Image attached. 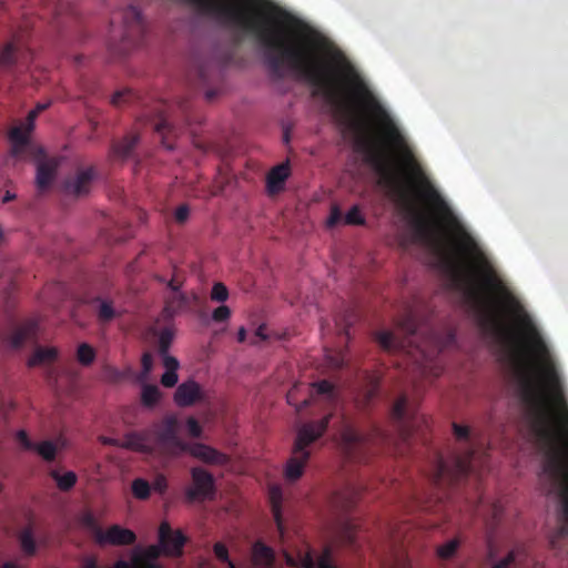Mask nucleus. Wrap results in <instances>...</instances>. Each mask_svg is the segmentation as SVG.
Returning a JSON list of instances; mask_svg holds the SVG:
<instances>
[{"mask_svg":"<svg viewBox=\"0 0 568 568\" xmlns=\"http://www.w3.org/2000/svg\"><path fill=\"white\" fill-rule=\"evenodd\" d=\"M216 39L219 41L207 52H201L194 58L196 78L203 87L219 83L225 67H241L246 60L243 49L247 38ZM251 39L273 75L282 78L287 71H294L320 90L337 108L342 118L347 120L348 110L339 90L341 80H344L357 102L379 122L387 142L402 152L405 166L420 195L435 207L447 210L444 199L414 158L392 116L346 54L329 38Z\"/></svg>","mask_w":568,"mask_h":568,"instance_id":"obj_1","label":"nucleus"},{"mask_svg":"<svg viewBox=\"0 0 568 568\" xmlns=\"http://www.w3.org/2000/svg\"><path fill=\"white\" fill-rule=\"evenodd\" d=\"M405 334L399 339L393 332L383 331L376 336L378 344L386 351H416L425 362L430 361L440 352L453 347L456 343L455 331L450 327L436 328L420 323L414 310L409 308L399 322Z\"/></svg>","mask_w":568,"mask_h":568,"instance_id":"obj_2","label":"nucleus"},{"mask_svg":"<svg viewBox=\"0 0 568 568\" xmlns=\"http://www.w3.org/2000/svg\"><path fill=\"white\" fill-rule=\"evenodd\" d=\"M180 423L175 415H166L148 428L128 433L122 448L162 458H176L187 449L180 435Z\"/></svg>","mask_w":568,"mask_h":568,"instance_id":"obj_3","label":"nucleus"},{"mask_svg":"<svg viewBox=\"0 0 568 568\" xmlns=\"http://www.w3.org/2000/svg\"><path fill=\"white\" fill-rule=\"evenodd\" d=\"M333 414L325 415L322 419L304 424L297 432L292 456L286 463L284 475L288 481L300 479L304 473L311 453L308 446L317 440L326 432Z\"/></svg>","mask_w":568,"mask_h":568,"instance_id":"obj_4","label":"nucleus"},{"mask_svg":"<svg viewBox=\"0 0 568 568\" xmlns=\"http://www.w3.org/2000/svg\"><path fill=\"white\" fill-rule=\"evenodd\" d=\"M334 427L339 436V448L344 457L352 463H366L372 450L369 438L361 434L345 415L338 417Z\"/></svg>","mask_w":568,"mask_h":568,"instance_id":"obj_5","label":"nucleus"},{"mask_svg":"<svg viewBox=\"0 0 568 568\" xmlns=\"http://www.w3.org/2000/svg\"><path fill=\"white\" fill-rule=\"evenodd\" d=\"M469 507L474 515L481 517L484 520L487 557L491 560L496 555V531L501 521L503 506L499 501L486 503L484 497L480 496Z\"/></svg>","mask_w":568,"mask_h":568,"instance_id":"obj_6","label":"nucleus"},{"mask_svg":"<svg viewBox=\"0 0 568 568\" xmlns=\"http://www.w3.org/2000/svg\"><path fill=\"white\" fill-rule=\"evenodd\" d=\"M475 450L468 449L464 455L455 456L454 464L450 466L440 455L436 457V466L434 471V483L437 486L444 485L446 481L455 483L462 477L475 471Z\"/></svg>","mask_w":568,"mask_h":568,"instance_id":"obj_7","label":"nucleus"},{"mask_svg":"<svg viewBox=\"0 0 568 568\" xmlns=\"http://www.w3.org/2000/svg\"><path fill=\"white\" fill-rule=\"evenodd\" d=\"M140 120L153 125V130L161 136L164 148L174 149L172 140L180 134L182 128L173 123L166 103L158 102L154 109L145 111Z\"/></svg>","mask_w":568,"mask_h":568,"instance_id":"obj_8","label":"nucleus"},{"mask_svg":"<svg viewBox=\"0 0 568 568\" xmlns=\"http://www.w3.org/2000/svg\"><path fill=\"white\" fill-rule=\"evenodd\" d=\"M356 146L365 153L366 161L375 169L385 183H397V175L388 155L368 138L357 140Z\"/></svg>","mask_w":568,"mask_h":568,"instance_id":"obj_9","label":"nucleus"},{"mask_svg":"<svg viewBox=\"0 0 568 568\" xmlns=\"http://www.w3.org/2000/svg\"><path fill=\"white\" fill-rule=\"evenodd\" d=\"M192 485L185 489L187 501H203L215 496V479L211 473L202 467L191 469Z\"/></svg>","mask_w":568,"mask_h":568,"instance_id":"obj_10","label":"nucleus"},{"mask_svg":"<svg viewBox=\"0 0 568 568\" xmlns=\"http://www.w3.org/2000/svg\"><path fill=\"white\" fill-rule=\"evenodd\" d=\"M185 542L186 537L181 530H173L168 521L161 523L159 527V545H155L160 549V555L180 557L183 554Z\"/></svg>","mask_w":568,"mask_h":568,"instance_id":"obj_11","label":"nucleus"},{"mask_svg":"<svg viewBox=\"0 0 568 568\" xmlns=\"http://www.w3.org/2000/svg\"><path fill=\"white\" fill-rule=\"evenodd\" d=\"M333 550L331 546H325L321 557L315 560L311 549L298 550L296 556L285 554L287 565L303 568H336L332 562Z\"/></svg>","mask_w":568,"mask_h":568,"instance_id":"obj_12","label":"nucleus"},{"mask_svg":"<svg viewBox=\"0 0 568 568\" xmlns=\"http://www.w3.org/2000/svg\"><path fill=\"white\" fill-rule=\"evenodd\" d=\"M136 541V535L133 530L124 528L121 525H111L108 529L99 534L97 544L99 546H131Z\"/></svg>","mask_w":568,"mask_h":568,"instance_id":"obj_13","label":"nucleus"},{"mask_svg":"<svg viewBox=\"0 0 568 568\" xmlns=\"http://www.w3.org/2000/svg\"><path fill=\"white\" fill-rule=\"evenodd\" d=\"M185 453H189L194 458L212 466H224L230 462V457L226 454L202 443L187 445Z\"/></svg>","mask_w":568,"mask_h":568,"instance_id":"obj_14","label":"nucleus"},{"mask_svg":"<svg viewBox=\"0 0 568 568\" xmlns=\"http://www.w3.org/2000/svg\"><path fill=\"white\" fill-rule=\"evenodd\" d=\"M95 178L93 168L80 170L73 178L64 182V191L74 196H82L89 193L91 183Z\"/></svg>","mask_w":568,"mask_h":568,"instance_id":"obj_15","label":"nucleus"},{"mask_svg":"<svg viewBox=\"0 0 568 568\" xmlns=\"http://www.w3.org/2000/svg\"><path fill=\"white\" fill-rule=\"evenodd\" d=\"M30 54L29 50L11 41L0 50V68L10 69L16 64H24Z\"/></svg>","mask_w":568,"mask_h":568,"instance_id":"obj_16","label":"nucleus"},{"mask_svg":"<svg viewBox=\"0 0 568 568\" xmlns=\"http://www.w3.org/2000/svg\"><path fill=\"white\" fill-rule=\"evenodd\" d=\"M92 307L100 325H108L122 314L121 311L114 306L113 301L105 297H95L92 301Z\"/></svg>","mask_w":568,"mask_h":568,"instance_id":"obj_17","label":"nucleus"},{"mask_svg":"<svg viewBox=\"0 0 568 568\" xmlns=\"http://www.w3.org/2000/svg\"><path fill=\"white\" fill-rule=\"evenodd\" d=\"M201 399V387L194 381L180 384L174 394V402L180 407H187Z\"/></svg>","mask_w":568,"mask_h":568,"instance_id":"obj_18","label":"nucleus"},{"mask_svg":"<svg viewBox=\"0 0 568 568\" xmlns=\"http://www.w3.org/2000/svg\"><path fill=\"white\" fill-rule=\"evenodd\" d=\"M140 141L139 133L131 132L122 140L114 141L111 145L110 156L113 160H125L130 158Z\"/></svg>","mask_w":568,"mask_h":568,"instance_id":"obj_19","label":"nucleus"},{"mask_svg":"<svg viewBox=\"0 0 568 568\" xmlns=\"http://www.w3.org/2000/svg\"><path fill=\"white\" fill-rule=\"evenodd\" d=\"M38 325L34 321H28L22 325L17 326L8 336V344L12 348L22 347L28 341L36 337Z\"/></svg>","mask_w":568,"mask_h":568,"instance_id":"obj_20","label":"nucleus"},{"mask_svg":"<svg viewBox=\"0 0 568 568\" xmlns=\"http://www.w3.org/2000/svg\"><path fill=\"white\" fill-rule=\"evenodd\" d=\"M33 129V123L28 122L24 125L13 126L9 132V139L11 141V153L14 156H19L24 151L28 144L29 133Z\"/></svg>","mask_w":568,"mask_h":568,"instance_id":"obj_21","label":"nucleus"},{"mask_svg":"<svg viewBox=\"0 0 568 568\" xmlns=\"http://www.w3.org/2000/svg\"><path fill=\"white\" fill-rule=\"evenodd\" d=\"M367 489L368 487L364 484H349L343 491L338 493L336 503L343 510H349L357 503L361 495Z\"/></svg>","mask_w":568,"mask_h":568,"instance_id":"obj_22","label":"nucleus"},{"mask_svg":"<svg viewBox=\"0 0 568 568\" xmlns=\"http://www.w3.org/2000/svg\"><path fill=\"white\" fill-rule=\"evenodd\" d=\"M290 175L288 164H280L273 168L266 178L267 191L271 194L278 193L283 190L284 183Z\"/></svg>","mask_w":568,"mask_h":568,"instance_id":"obj_23","label":"nucleus"},{"mask_svg":"<svg viewBox=\"0 0 568 568\" xmlns=\"http://www.w3.org/2000/svg\"><path fill=\"white\" fill-rule=\"evenodd\" d=\"M58 163L55 160L41 161L37 168L36 183L39 190H45L53 181Z\"/></svg>","mask_w":568,"mask_h":568,"instance_id":"obj_24","label":"nucleus"},{"mask_svg":"<svg viewBox=\"0 0 568 568\" xmlns=\"http://www.w3.org/2000/svg\"><path fill=\"white\" fill-rule=\"evenodd\" d=\"M274 551L262 541H256L252 547V561L256 568H271L274 564Z\"/></svg>","mask_w":568,"mask_h":568,"instance_id":"obj_25","label":"nucleus"},{"mask_svg":"<svg viewBox=\"0 0 568 568\" xmlns=\"http://www.w3.org/2000/svg\"><path fill=\"white\" fill-rule=\"evenodd\" d=\"M415 237L424 243L433 242L434 233L429 222L422 215H417L413 222Z\"/></svg>","mask_w":568,"mask_h":568,"instance_id":"obj_26","label":"nucleus"},{"mask_svg":"<svg viewBox=\"0 0 568 568\" xmlns=\"http://www.w3.org/2000/svg\"><path fill=\"white\" fill-rule=\"evenodd\" d=\"M50 476L55 481L57 487L61 491L71 490L78 481V476L72 470L65 471L64 474H60L59 470L53 469L50 471Z\"/></svg>","mask_w":568,"mask_h":568,"instance_id":"obj_27","label":"nucleus"},{"mask_svg":"<svg viewBox=\"0 0 568 568\" xmlns=\"http://www.w3.org/2000/svg\"><path fill=\"white\" fill-rule=\"evenodd\" d=\"M57 349L53 347L49 348H42L39 347L33 355L29 358L28 365L30 367L43 365V364H51L57 358Z\"/></svg>","mask_w":568,"mask_h":568,"instance_id":"obj_28","label":"nucleus"},{"mask_svg":"<svg viewBox=\"0 0 568 568\" xmlns=\"http://www.w3.org/2000/svg\"><path fill=\"white\" fill-rule=\"evenodd\" d=\"M270 498H271V503H272V513H273L274 520L276 523L280 534L283 536L284 526H283L282 514H281V500H282L281 489L278 487H272L270 489Z\"/></svg>","mask_w":568,"mask_h":568,"instance_id":"obj_29","label":"nucleus"},{"mask_svg":"<svg viewBox=\"0 0 568 568\" xmlns=\"http://www.w3.org/2000/svg\"><path fill=\"white\" fill-rule=\"evenodd\" d=\"M19 542L22 551L27 556H33L37 552V542L32 526L23 528L19 534Z\"/></svg>","mask_w":568,"mask_h":568,"instance_id":"obj_30","label":"nucleus"},{"mask_svg":"<svg viewBox=\"0 0 568 568\" xmlns=\"http://www.w3.org/2000/svg\"><path fill=\"white\" fill-rule=\"evenodd\" d=\"M407 405L408 399L405 395H402L397 398V400L394 403V406L392 408V416L393 418L403 427L408 428V420H407Z\"/></svg>","mask_w":568,"mask_h":568,"instance_id":"obj_31","label":"nucleus"},{"mask_svg":"<svg viewBox=\"0 0 568 568\" xmlns=\"http://www.w3.org/2000/svg\"><path fill=\"white\" fill-rule=\"evenodd\" d=\"M111 41L108 43V48L113 58H123L129 54V48L131 45L132 38H110Z\"/></svg>","mask_w":568,"mask_h":568,"instance_id":"obj_32","label":"nucleus"},{"mask_svg":"<svg viewBox=\"0 0 568 568\" xmlns=\"http://www.w3.org/2000/svg\"><path fill=\"white\" fill-rule=\"evenodd\" d=\"M161 398V392L156 385L145 384L142 386L141 402L143 406L153 408Z\"/></svg>","mask_w":568,"mask_h":568,"instance_id":"obj_33","label":"nucleus"},{"mask_svg":"<svg viewBox=\"0 0 568 568\" xmlns=\"http://www.w3.org/2000/svg\"><path fill=\"white\" fill-rule=\"evenodd\" d=\"M460 539L455 537L436 548V555L440 560H449L457 554L460 547Z\"/></svg>","mask_w":568,"mask_h":568,"instance_id":"obj_34","label":"nucleus"},{"mask_svg":"<svg viewBox=\"0 0 568 568\" xmlns=\"http://www.w3.org/2000/svg\"><path fill=\"white\" fill-rule=\"evenodd\" d=\"M79 521L84 529L92 534L94 541L97 542V540L99 539V534L103 529L99 525L95 516L91 511L87 510L83 514H81Z\"/></svg>","mask_w":568,"mask_h":568,"instance_id":"obj_35","label":"nucleus"},{"mask_svg":"<svg viewBox=\"0 0 568 568\" xmlns=\"http://www.w3.org/2000/svg\"><path fill=\"white\" fill-rule=\"evenodd\" d=\"M186 304V296L181 293H172L170 297H168L165 302L164 311L170 315L173 316L175 313H178L182 307H184Z\"/></svg>","mask_w":568,"mask_h":568,"instance_id":"obj_36","label":"nucleus"},{"mask_svg":"<svg viewBox=\"0 0 568 568\" xmlns=\"http://www.w3.org/2000/svg\"><path fill=\"white\" fill-rule=\"evenodd\" d=\"M32 450H36L44 460L53 462L58 453V447L52 440H43L36 444Z\"/></svg>","mask_w":568,"mask_h":568,"instance_id":"obj_37","label":"nucleus"},{"mask_svg":"<svg viewBox=\"0 0 568 568\" xmlns=\"http://www.w3.org/2000/svg\"><path fill=\"white\" fill-rule=\"evenodd\" d=\"M174 338V331L172 327H164L159 332L158 335V348L159 354H164L169 352V348Z\"/></svg>","mask_w":568,"mask_h":568,"instance_id":"obj_38","label":"nucleus"},{"mask_svg":"<svg viewBox=\"0 0 568 568\" xmlns=\"http://www.w3.org/2000/svg\"><path fill=\"white\" fill-rule=\"evenodd\" d=\"M523 554L524 547H516L508 551V554L503 559L495 562L490 568H513L518 557Z\"/></svg>","mask_w":568,"mask_h":568,"instance_id":"obj_39","label":"nucleus"},{"mask_svg":"<svg viewBox=\"0 0 568 568\" xmlns=\"http://www.w3.org/2000/svg\"><path fill=\"white\" fill-rule=\"evenodd\" d=\"M138 99H139V97H138V94L135 92H133L130 89H125V90L116 91L112 95L110 102H111L112 105H114L116 108H120L124 103H132V102H134Z\"/></svg>","mask_w":568,"mask_h":568,"instance_id":"obj_40","label":"nucleus"},{"mask_svg":"<svg viewBox=\"0 0 568 568\" xmlns=\"http://www.w3.org/2000/svg\"><path fill=\"white\" fill-rule=\"evenodd\" d=\"M313 388L316 395L324 396L329 403L335 402L334 386L328 381H321L313 384Z\"/></svg>","mask_w":568,"mask_h":568,"instance_id":"obj_41","label":"nucleus"},{"mask_svg":"<svg viewBox=\"0 0 568 568\" xmlns=\"http://www.w3.org/2000/svg\"><path fill=\"white\" fill-rule=\"evenodd\" d=\"M77 358L82 365L88 366L93 363L95 358V352L89 344L82 343L78 347Z\"/></svg>","mask_w":568,"mask_h":568,"instance_id":"obj_42","label":"nucleus"},{"mask_svg":"<svg viewBox=\"0 0 568 568\" xmlns=\"http://www.w3.org/2000/svg\"><path fill=\"white\" fill-rule=\"evenodd\" d=\"M132 493L139 499H146L150 496L151 487L146 480L138 478L132 483Z\"/></svg>","mask_w":568,"mask_h":568,"instance_id":"obj_43","label":"nucleus"},{"mask_svg":"<svg viewBox=\"0 0 568 568\" xmlns=\"http://www.w3.org/2000/svg\"><path fill=\"white\" fill-rule=\"evenodd\" d=\"M213 551L216 559L225 564L227 568H236L233 561L230 559L229 550L223 542H215L213 546Z\"/></svg>","mask_w":568,"mask_h":568,"instance_id":"obj_44","label":"nucleus"},{"mask_svg":"<svg viewBox=\"0 0 568 568\" xmlns=\"http://www.w3.org/2000/svg\"><path fill=\"white\" fill-rule=\"evenodd\" d=\"M344 222L348 225H364L365 219L362 215L359 207L355 205L345 214Z\"/></svg>","mask_w":568,"mask_h":568,"instance_id":"obj_45","label":"nucleus"},{"mask_svg":"<svg viewBox=\"0 0 568 568\" xmlns=\"http://www.w3.org/2000/svg\"><path fill=\"white\" fill-rule=\"evenodd\" d=\"M341 542L345 546L354 547L356 544V530L353 525L346 524L341 534Z\"/></svg>","mask_w":568,"mask_h":568,"instance_id":"obj_46","label":"nucleus"},{"mask_svg":"<svg viewBox=\"0 0 568 568\" xmlns=\"http://www.w3.org/2000/svg\"><path fill=\"white\" fill-rule=\"evenodd\" d=\"M229 297L227 287L223 283H215L211 291V300L214 302L223 303Z\"/></svg>","mask_w":568,"mask_h":568,"instance_id":"obj_47","label":"nucleus"},{"mask_svg":"<svg viewBox=\"0 0 568 568\" xmlns=\"http://www.w3.org/2000/svg\"><path fill=\"white\" fill-rule=\"evenodd\" d=\"M231 317V310L226 305L216 307L212 313V320L216 323H223L229 321Z\"/></svg>","mask_w":568,"mask_h":568,"instance_id":"obj_48","label":"nucleus"},{"mask_svg":"<svg viewBox=\"0 0 568 568\" xmlns=\"http://www.w3.org/2000/svg\"><path fill=\"white\" fill-rule=\"evenodd\" d=\"M453 432L458 440L468 442L470 438V429L468 426H463L457 423H453Z\"/></svg>","mask_w":568,"mask_h":568,"instance_id":"obj_49","label":"nucleus"},{"mask_svg":"<svg viewBox=\"0 0 568 568\" xmlns=\"http://www.w3.org/2000/svg\"><path fill=\"white\" fill-rule=\"evenodd\" d=\"M179 376L176 371H165L161 376V383L164 387H173L176 385Z\"/></svg>","mask_w":568,"mask_h":568,"instance_id":"obj_50","label":"nucleus"},{"mask_svg":"<svg viewBox=\"0 0 568 568\" xmlns=\"http://www.w3.org/2000/svg\"><path fill=\"white\" fill-rule=\"evenodd\" d=\"M160 355L162 356L165 371H178L179 369V367H180L179 361L175 357L171 356L169 354V352L164 353V354H160Z\"/></svg>","mask_w":568,"mask_h":568,"instance_id":"obj_51","label":"nucleus"},{"mask_svg":"<svg viewBox=\"0 0 568 568\" xmlns=\"http://www.w3.org/2000/svg\"><path fill=\"white\" fill-rule=\"evenodd\" d=\"M17 439L22 445V447L27 450H32L36 447V443H33L26 430L21 429L17 433Z\"/></svg>","mask_w":568,"mask_h":568,"instance_id":"obj_52","label":"nucleus"},{"mask_svg":"<svg viewBox=\"0 0 568 568\" xmlns=\"http://www.w3.org/2000/svg\"><path fill=\"white\" fill-rule=\"evenodd\" d=\"M187 430L191 436L200 437L202 434V427L194 417H189L186 420Z\"/></svg>","mask_w":568,"mask_h":568,"instance_id":"obj_53","label":"nucleus"},{"mask_svg":"<svg viewBox=\"0 0 568 568\" xmlns=\"http://www.w3.org/2000/svg\"><path fill=\"white\" fill-rule=\"evenodd\" d=\"M189 214H190V209L187 205L183 204V205H180L176 210H175V220L176 222L179 223H184L187 217H189Z\"/></svg>","mask_w":568,"mask_h":568,"instance_id":"obj_54","label":"nucleus"},{"mask_svg":"<svg viewBox=\"0 0 568 568\" xmlns=\"http://www.w3.org/2000/svg\"><path fill=\"white\" fill-rule=\"evenodd\" d=\"M141 365H142V368H143V373L145 375H148L151 372L152 366H153V358H152V355L150 353H144L142 355Z\"/></svg>","mask_w":568,"mask_h":568,"instance_id":"obj_55","label":"nucleus"},{"mask_svg":"<svg viewBox=\"0 0 568 568\" xmlns=\"http://www.w3.org/2000/svg\"><path fill=\"white\" fill-rule=\"evenodd\" d=\"M50 105V103H39L34 110L30 111L29 114H28V122H31L33 123L36 118L38 116V114L40 112H42L43 110H45L48 106Z\"/></svg>","mask_w":568,"mask_h":568,"instance_id":"obj_56","label":"nucleus"},{"mask_svg":"<svg viewBox=\"0 0 568 568\" xmlns=\"http://www.w3.org/2000/svg\"><path fill=\"white\" fill-rule=\"evenodd\" d=\"M154 490L163 494L168 488V481L164 476H159L153 483Z\"/></svg>","mask_w":568,"mask_h":568,"instance_id":"obj_57","label":"nucleus"},{"mask_svg":"<svg viewBox=\"0 0 568 568\" xmlns=\"http://www.w3.org/2000/svg\"><path fill=\"white\" fill-rule=\"evenodd\" d=\"M168 287L172 291V293L180 292L182 286V281L179 280L176 272L173 274L172 278L166 283Z\"/></svg>","mask_w":568,"mask_h":568,"instance_id":"obj_58","label":"nucleus"},{"mask_svg":"<svg viewBox=\"0 0 568 568\" xmlns=\"http://www.w3.org/2000/svg\"><path fill=\"white\" fill-rule=\"evenodd\" d=\"M341 219V213L337 209H333L328 219V225H335Z\"/></svg>","mask_w":568,"mask_h":568,"instance_id":"obj_59","label":"nucleus"},{"mask_svg":"<svg viewBox=\"0 0 568 568\" xmlns=\"http://www.w3.org/2000/svg\"><path fill=\"white\" fill-rule=\"evenodd\" d=\"M220 91L217 89H207L205 91V99L209 102H212L217 95Z\"/></svg>","mask_w":568,"mask_h":568,"instance_id":"obj_60","label":"nucleus"},{"mask_svg":"<svg viewBox=\"0 0 568 568\" xmlns=\"http://www.w3.org/2000/svg\"><path fill=\"white\" fill-rule=\"evenodd\" d=\"M505 338L513 345L518 346V338L515 334L509 331H504Z\"/></svg>","mask_w":568,"mask_h":568,"instance_id":"obj_61","label":"nucleus"},{"mask_svg":"<svg viewBox=\"0 0 568 568\" xmlns=\"http://www.w3.org/2000/svg\"><path fill=\"white\" fill-rule=\"evenodd\" d=\"M109 377L113 381H119L122 378V374L118 369H110L109 371Z\"/></svg>","mask_w":568,"mask_h":568,"instance_id":"obj_62","label":"nucleus"},{"mask_svg":"<svg viewBox=\"0 0 568 568\" xmlns=\"http://www.w3.org/2000/svg\"><path fill=\"white\" fill-rule=\"evenodd\" d=\"M129 13L132 14V17H134L138 21H140L141 19V12L138 8L135 7H130L129 8Z\"/></svg>","mask_w":568,"mask_h":568,"instance_id":"obj_63","label":"nucleus"},{"mask_svg":"<svg viewBox=\"0 0 568 568\" xmlns=\"http://www.w3.org/2000/svg\"><path fill=\"white\" fill-rule=\"evenodd\" d=\"M246 339V329L244 327H241L237 332V341L240 343H243Z\"/></svg>","mask_w":568,"mask_h":568,"instance_id":"obj_64","label":"nucleus"}]
</instances>
